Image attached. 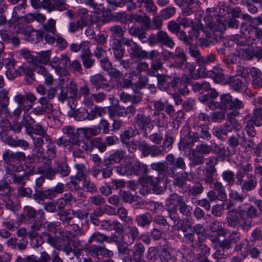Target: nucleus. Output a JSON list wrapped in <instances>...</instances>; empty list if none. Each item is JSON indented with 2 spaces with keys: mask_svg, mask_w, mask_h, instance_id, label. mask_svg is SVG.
<instances>
[{
  "mask_svg": "<svg viewBox=\"0 0 262 262\" xmlns=\"http://www.w3.org/2000/svg\"><path fill=\"white\" fill-rule=\"evenodd\" d=\"M167 163L165 162H154L150 164V168L154 171H160L163 174H166L170 178H175L177 176V169L185 170L186 167L184 159L179 157L175 158L172 154H168L166 157Z\"/></svg>",
  "mask_w": 262,
  "mask_h": 262,
  "instance_id": "obj_1",
  "label": "nucleus"
},
{
  "mask_svg": "<svg viewBox=\"0 0 262 262\" xmlns=\"http://www.w3.org/2000/svg\"><path fill=\"white\" fill-rule=\"evenodd\" d=\"M59 237H53L47 231L42 233L43 236L46 237V242L55 247L56 249L64 251L67 255L74 252L70 241L73 237L72 233L68 230L60 229Z\"/></svg>",
  "mask_w": 262,
  "mask_h": 262,
  "instance_id": "obj_2",
  "label": "nucleus"
},
{
  "mask_svg": "<svg viewBox=\"0 0 262 262\" xmlns=\"http://www.w3.org/2000/svg\"><path fill=\"white\" fill-rule=\"evenodd\" d=\"M36 100V96L30 92L26 93L25 95L20 94L16 95L14 97V101L19 106L13 111L14 116L18 117L23 109L25 112L29 111L32 108Z\"/></svg>",
  "mask_w": 262,
  "mask_h": 262,
  "instance_id": "obj_3",
  "label": "nucleus"
},
{
  "mask_svg": "<svg viewBox=\"0 0 262 262\" xmlns=\"http://www.w3.org/2000/svg\"><path fill=\"white\" fill-rule=\"evenodd\" d=\"M158 172V176L154 179L152 176L145 175L140 179V182L143 186H150L154 193L161 194L163 191L162 187L160 186L161 181L166 180L168 177L166 174H163L160 171H156Z\"/></svg>",
  "mask_w": 262,
  "mask_h": 262,
  "instance_id": "obj_4",
  "label": "nucleus"
},
{
  "mask_svg": "<svg viewBox=\"0 0 262 262\" xmlns=\"http://www.w3.org/2000/svg\"><path fill=\"white\" fill-rule=\"evenodd\" d=\"M216 22L217 23V26L215 28V32L219 33V37L221 36L222 32L227 27L236 29L238 27V21L234 18L226 19L223 16H219L216 17Z\"/></svg>",
  "mask_w": 262,
  "mask_h": 262,
  "instance_id": "obj_5",
  "label": "nucleus"
},
{
  "mask_svg": "<svg viewBox=\"0 0 262 262\" xmlns=\"http://www.w3.org/2000/svg\"><path fill=\"white\" fill-rule=\"evenodd\" d=\"M243 211V222L240 224L241 228L245 231H248L252 225L253 218L257 216V210L253 206H251L246 210Z\"/></svg>",
  "mask_w": 262,
  "mask_h": 262,
  "instance_id": "obj_6",
  "label": "nucleus"
},
{
  "mask_svg": "<svg viewBox=\"0 0 262 262\" xmlns=\"http://www.w3.org/2000/svg\"><path fill=\"white\" fill-rule=\"evenodd\" d=\"M127 164L128 175H142L143 177L147 175L149 171L147 165L139 160H135L133 163L128 162Z\"/></svg>",
  "mask_w": 262,
  "mask_h": 262,
  "instance_id": "obj_7",
  "label": "nucleus"
},
{
  "mask_svg": "<svg viewBox=\"0 0 262 262\" xmlns=\"http://www.w3.org/2000/svg\"><path fill=\"white\" fill-rule=\"evenodd\" d=\"M243 222V211L232 209L228 211L226 222L228 226L236 228Z\"/></svg>",
  "mask_w": 262,
  "mask_h": 262,
  "instance_id": "obj_8",
  "label": "nucleus"
},
{
  "mask_svg": "<svg viewBox=\"0 0 262 262\" xmlns=\"http://www.w3.org/2000/svg\"><path fill=\"white\" fill-rule=\"evenodd\" d=\"M221 107H226L229 110L233 108L240 109L244 107V104L241 100L235 98L232 99V97L229 94L223 95L221 97Z\"/></svg>",
  "mask_w": 262,
  "mask_h": 262,
  "instance_id": "obj_9",
  "label": "nucleus"
},
{
  "mask_svg": "<svg viewBox=\"0 0 262 262\" xmlns=\"http://www.w3.org/2000/svg\"><path fill=\"white\" fill-rule=\"evenodd\" d=\"M2 157L5 164L14 162L20 163L24 161L26 159L24 152L21 151L13 152L9 149L5 150Z\"/></svg>",
  "mask_w": 262,
  "mask_h": 262,
  "instance_id": "obj_10",
  "label": "nucleus"
},
{
  "mask_svg": "<svg viewBox=\"0 0 262 262\" xmlns=\"http://www.w3.org/2000/svg\"><path fill=\"white\" fill-rule=\"evenodd\" d=\"M209 229L212 233H214L210 236L211 240L213 242H219L220 236H225L228 233V231L223 228L222 223L217 220H215L210 224Z\"/></svg>",
  "mask_w": 262,
  "mask_h": 262,
  "instance_id": "obj_11",
  "label": "nucleus"
},
{
  "mask_svg": "<svg viewBox=\"0 0 262 262\" xmlns=\"http://www.w3.org/2000/svg\"><path fill=\"white\" fill-rule=\"evenodd\" d=\"M128 20L132 23H138L142 25L143 28L149 29L150 27V18L145 13L143 15L137 13H132L129 15Z\"/></svg>",
  "mask_w": 262,
  "mask_h": 262,
  "instance_id": "obj_12",
  "label": "nucleus"
},
{
  "mask_svg": "<svg viewBox=\"0 0 262 262\" xmlns=\"http://www.w3.org/2000/svg\"><path fill=\"white\" fill-rule=\"evenodd\" d=\"M135 124L139 127V129L146 132L149 125L151 123L150 116H146L143 113L137 114L134 118Z\"/></svg>",
  "mask_w": 262,
  "mask_h": 262,
  "instance_id": "obj_13",
  "label": "nucleus"
},
{
  "mask_svg": "<svg viewBox=\"0 0 262 262\" xmlns=\"http://www.w3.org/2000/svg\"><path fill=\"white\" fill-rule=\"evenodd\" d=\"M0 37L3 41L12 43L15 46H17L20 43L19 38L14 36L13 32L6 28L0 30Z\"/></svg>",
  "mask_w": 262,
  "mask_h": 262,
  "instance_id": "obj_14",
  "label": "nucleus"
},
{
  "mask_svg": "<svg viewBox=\"0 0 262 262\" xmlns=\"http://www.w3.org/2000/svg\"><path fill=\"white\" fill-rule=\"evenodd\" d=\"M45 141L48 143L46 149L45 151H43V150H41L39 154L43 159L51 161L56 157V148L51 138L49 139V140Z\"/></svg>",
  "mask_w": 262,
  "mask_h": 262,
  "instance_id": "obj_15",
  "label": "nucleus"
},
{
  "mask_svg": "<svg viewBox=\"0 0 262 262\" xmlns=\"http://www.w3.org/2000/svg\"><path fill=\"white\" fill-rule=\"evenodd\" d=\"M252 85L254 89L262 88V72L258 68L252 67L249 70Z\"/></svg>",
  "mask_w": 262,
  "mask_h": 262,
  "instance_id": "obj_16",
  "label": "nucleus"
},
{
  "mask_svg": "<svg viewBox=\"0 0 262 262\" xmlns=\"http://www.w3.org/2000/svg\"><path fill=\"white\" fill-rule=\"evenodd\" d=\"M62 132L68 138L69 142L71 144L72 146H75L77 144L79 140V134L77 131H75L73 127L70 126H65L62 128Z\"/></svg>",
  "mask_w": 262,
  "mask_h": 262,
  "instance_id": "obj_17",
  "label": "nucleus"
},
{
  "mask_svg": "<svg viewBox=\"0 0 262 262\" xmlns=\"http://www.w3.org/2000/svg\"><path fill=\"white\" fill-rule=\"evenodd\" d=\"M247 178V179L243 180L242 184L239 185L242 190L245 192L253 190L257 186V181L254 175L249 174Z\"/></svg>",
  "mask_w": 262,
  "mask_h": 262,
  "instance_id": "obj_18",
  "label": "nucleus"
},
{
  "mask_svg": "<svg viewBox=\"0 0 262 262\" xmlns=\"http://www.w3.org/2000/svg\"><path fill=\"white\" fill-rule=\"evenodd\" d=\"M22 34L35 42L39 41L42 38L43 35L41 31L33 29L31 26H25Z\"/></svg>",
  "mask_w": 262,
  "mask_h": 262,
  "instance_id": "obj_19",
  "label": "nucleus"
},
{
  "mask_svg": "<svg viewBox=\"0 0 262 262\" xmlns=\"http://www.w3.org/2000/svg\"><path fill=\"white\" fill-rule=\"evenodd\" d=\"M172 59L173 66L178 68H182L187 60L186 54L180 49H176Z\"/></svg>",
  "mask_w": 262,
  "mask_h": 262,
  "instance_id": "obj_20",
  "label": "nucleus"
},
{
  "mask_svg": "<svg viewBox=\"0 0 262 262\" xmlns=\"http://www.w3.org/2000/svg\"><path fill=\"white\" fill-rule=\"evenodd\" d=\"M80 94L81 96L83 97V103L86 107L92 108L93 107L92 101L91 99L92 94L90 93V88L88 85L84 84L79 88Z\"/></svg>",
  "mask_w": 262,
  "mask_h": 262,
  "instance_id": "obj_21",
  "label": "nucleus"
},
{
  "mask_svg": "<svg viewBox=\"0 0 262 262\" xmlns=\"http://www.w3.org/2000/svg\"><path fill=\"white\" fill-rule=\"evenodd\" d=\"M153 218L149 212L138 215L135 219L138 226L144 228L148 227L151 223Z\"/></svg>",
  "mask_w": 262,
  "mask_h": 262,
  "instance_id": "obj_22",
  "label": "nucleus"
},
{
  "mask_svg": "<svg viewBox=\"0 0 262 262\" xmlns=\"http://www.w3.org/2000/svg\"><path fill=\"white\" fill-rule=\"evenodd\" d=\"M157 34L159 43L162 44L171 49L173 48L175 45L174 42L166 32L164 31H159L157 32Z\"/></svg>",
  "mask_w": 262,
  "mask_h": 262,
  "instance_id": "obj_23",
  "label": "nucleus"
},
{
  "mask_svg": "<svg viewBox=\"0 0 262 262\" xmlns=\"http://www.w3.org/2000/svg\"><path fill=\"white\" fill-rule=\"evenodd\" d=\"M127 231L125 234L127 237L125 238V243L132 244L136 240H139V232L136 226H128Z\"/></svg>",
  "mask_w": 262,
  "mask_h": 262,
  "instance_id": "obj_24",
  "label": "nucleus"
},
{
  "mask_svg": "<svg viewBox=\"0 0 262 262\" xmlns=\"http://www.w3.org/2000/svg\"><path fill=\"white\" fill-rule=\"evenodd\" d=\"M252 166L250 163L246 165H242L236 174V184L241 185L243 182V179L246 174L252 170Z\"/></svg>",
  "mask_w": 262,
  "mask_h": 262,
  "instance_id": "obj_25",
  "label": "nucleus"
},
{
  "mask_svg": "<svg viewBox=\"0 0 262 262\" xmlns=\"http://www.w3.org/2000/svg\"><path fill=\"white\" fill-rule=\"evenodd\" d=\"M130 54L135 58L139 59L148 58V53L142 49L136 42H133V46L129 50Z\"/></svg>",
  "mask_w": 262,
  "mask_h": 262,
  "instance_id": "obj_26",
  "label": "nucleus"
},
{
  "mask_svg": "<svg viewBox=\"0 0 262 262\" xmlns=\"http://www.w3.org/2000/svg\"><path fill=\"white\" fill-rule=\"evenodd\" d=\"M51 55V51L47 50L41 51L37 53L35 56V64H45L46 65L49 63Z\"/></svg>",
  "mask_w": 262,
  "mask_h": 262,
  "instance_id": "obj_27",
  "label": "nucleus"
},
{
  "mask_svg": "<svg viewBox=\"0 0 262 262\" xmlns=\"http://www.w3.org/2000/svg\"><path fill=\"white\" fill-rule=\"evenodd\" d=\"M191 153L189 157V159L191 160V164L192 165L195 166L201 165L204 162V156L195 148H191L190 149Z\"/></svg>",
  "mask_w": 262,
  "mask_h": 262,
  "instance_id": "obj_28",
  "label": "nucleus"
},
{
  "mask_svg": "<svg viewBox=\"0 0 262 262\" xmlns=\"http://www.w3.org/2000/svg\"><path fill=\"white\" fill-rule=\"evenodd\" d=\"M158 88L162 91H167L170 87V76L166 74H157Z\"/></svg>",
  "mask_w": 262,
  "mask_h": 262,
  "instance_id": "obj_29",
  "label": "nucleus"
},
{
  "mask_svg": "<svg viewBox=\"0 0 262 262\" xmlns=\"http://www.w3.org/2000/svg\"><path fill=\"white\" fill-rule=\"evenodd\" d=\"M225 83L228 84L230 89L237 92L239 91L244 86V83L242 80L236 76L229 77Z\"/></svg>",
  "mask_w": 262,
  "mask_h": 262,
  "instance_id": "obj_30",
  "label": "nucleus"
},
{
  "mask_svg": "<svg viewBox=\"0 0 262 262\" xmlns=\"http://www.w3.org/2000/svg\"><path fill=\"white\" fill-rule=\"evenodd\" d=\"M13 188L8 182H0V197L3 200L10 197L13 194Z\"/></svg>",
  "mask_w": 262,
  "mask_h": 262,
  "instance_id": "obj_31",
  "label": "nucleus"
},
{
  "mask_svg": "<svg viewBox=\"0 0 262 262\" xmlns=\"http://www.w3.org/2000/svg\"><path fill=\"white\" fill-rule=\"evenodd\" d=\"M160 255L161 262H176L175 257L173 255V250L168 247L163 248Z\"/></svg>",
  "mask_w": 262,
  "mask_h": 262,
  "instance_id": "obj_32",
  "label": "nucleus"
},
{
  "mask_svg": "<svg viewBox=\"0 0 262 262\" xmlns=\"http://www.w3.org/2000/svg\"><path fill=\"white\" fill-rule=\"evenodd\" d=\"M208 75L212 78L216 82L224 81L225 83L227 80L225 78V75L224 71L221 69H214L213 70L208 72Z\"/></svg>",
  "mask_w": 262,
  "mask_h": 262,
  "instance_id": "obj_33",
  "label": "nucleus"
},
{
  "mask_svg": "<svg viewBox=\"0 0 262 262\" xmlns=\"http://www.w3.org/2000/svg\"><path fill=\"white\" fill-rule=\"evenodd\" d=\"M69 95V98L72 99L76 100L80 98V95L77 93V86L75 83L72 81L67 84L64 88Z\"/></svg>",
  "mask_w": 262,
  "mask_h": 262,
  "instance_id": "obj_34",
  "label": "nucleus"
},
{
  "mask_svg": "<svg viewBox=\"0 0 262 262\" xmlns=\"http://www.w3.org/2000/svg\"><path fill=\"white\" fill-rule=\"evenodd\" d=\"M37 172L42 174L47 179L53 180L55 178L56 171L55 169L51 167L44 168L40 166L37 168Z\"/></svg>",
  "mask_w": 262,
  "mask_h": 262,
  "instance_id": "obj_35",
  "label": "nucleus"
},
{
  "mask_svg": "<svg viewBox=\"0 0 262 262\" xmlns=\"http://www.w3.org/2000/svg\"><path fill=\"white\" fill-rule=\"evenodd\" d=\"M104 112L103 108L96 106L90 112H86V116L84 119L93 120L96 118L97 116L101 117Z\"/></svg>",
  "mask_w": 262,
  "mask_h": 262,
  "instance_id": "obj_36",
  "label": "nucleus"
},
{
  "mask_svg": "<svg viewBox=\"0 0 262 262\" xmlns=\"http://www.w3.org/2000/svg\"><path fill=\"white\" fill-rule=\"evenodd\" d=\"M7 143L11 147H20L24 149H26L29 146V143L23 139H14L12 138H8L7 139Z\"/></svg>",
  "mask_w": 262,
  "mask_h": 262,
  "instance_id": "obj_37",
  "label": "nucleus"
},
{
  "mask_svg": "<svg viewBox=\"0 0 262 262\" xmlns=\"http://www.w3.org/2000/svg\"><path fill=\"white\" fill-rule=\"evenodd\" d=\"M189 53L190 55L195 59L198 65L203 64V57L201 56L199 50L194 45L191 44L189 48Z\"/></svg>",
  "mask_w": 262,
  "mask_h": 262,
  "instance_id": "obj_38",
  "label": "nucleus"
},
{
  "mask_svg": "<svg viewBox=\"0 0 262 262\" xmlns=\"http://www.w3.org/2000/svg\"><path fill=\"white\" fill-rule=\"evenodd\" d=\"M163 69V63L160 59H158L151 63V68L147 70V74L150 76H156V72Z\"/></svg>",
  "mask_w": 262,
  "mask_h": 262,
  "instance_id": "obj_39",
  "label": "nucleus"
},
{
  "mask_svg": "<svg viewBox=\"0 0 262 262\" xmlns=\"http://www.w3.org/2000/svg\"><path fill=\"white\" fill-rule=\"evenodd\" d=\"M105 79L100 74H97L90 77V82L93 85L95 86L97 90L102 88V85L107 86V84L104 83Z\"/></svg>",
  "mask_w": 262,
  "mask_h": 262,
  "instance_id": "obj_40",
  "label": "nucleus"
},
{
  "mask_svg": "<svg viewBox=\"0 0 262 262\" xmlns=\"http://www.w3.org/2000/svg\"><path fill=\"white\" fill-rule=\"evenodd\" d=\"M204 187L200 182H196L189 187L188 194L189 196H196L201 194L204 191Z\"/></svg>",
  "mask_w": 262,
  "mask_h": 262,
  "instance_id": "obj_41",
  "label": "nucleus"
},
{
  "mask_svg": "<svg viewBox=\"0 0 262 262\" xmlns=\"http://www.w3.org/2000/svg\"><path fill=\"white\" fill-rule=\"evenodd\" d=\"M32 130H33V134L39 136H42L45 141H48L51 138L47 133V129L40 124H35L33 126Z\"/></svg>",
  "mask_w": 262,
  "mask_h": 262,
  "instance_id": "obj_42",
  "label": "nucleus"
},
{
  "mask_svg": "<svg viewBox=\"0 0 262 262\" xmlns=\"http://www.w3.org/2000/svg\"><path fill=\"white\" fill-rule=\"evenodd\" d=\"M227 120V122L224 124V127L227 132H231L232 130L238 132L242 129V126L236 119Z\"/></svg>",
  "mask_w": 262,
  "mask_h": 262,
  "instance_id": "obj_43",
  "label": "nucleus"
},
{
  "mask_svg": "<svg viewBox=\"0 0 262 262\" xmlns=\"http://www.w3.org/2000/svg\"><path fill=\"white\" fill-rule=\"evenodd\" d=\"M38 102L46 113L50 114L53 112V106L50 100L43 96L38 99Z\"/></svg>",
  "mask_w": 262,
  "mask_h": 262,
  "instance_id": "obj_44",
  "label": "nucleus"
},
{
  "mask_svg": "<svg viewBox=\"0 0 262 262\" xmlns=\"http://www.w3.org/2000/svg\"><path fill=\"white\" fill-rule=\"evenodd\" d=\"M214 190L217 192L219 200L223 201L227 198L225 188L223 184L220 182H215L213 183Z\"/></svg>",
  "mask_w": 262,
  "mask_h": 262,
  "instance_id": "obj_45",
  "label": "nucleus"
},
{
  "mask_svg": "<svg viewBox=\"0 0 262 262\" xmlns=\"http://www.w3.org/2000/svg\"><path fill=\"white\" fill-rule=\"evenodd\" d=\"M192 90L195 92H207L210 89V84L209 82L204 81L203 82H195L192 84Z\"/></svg>",
  "mask_w": 262,
  "mask_h": 262,
  "instance_id": "obj_46",
  "label": "nucleus"
},
{
  "mask_svg": "<svg viewBox=\"0 0 262 262\" xmlns=\"http://www.w3.org/2000/svg\"><path fill=\"white\" fill-rule=\"evenodd\" d=\"M43 228V224L39 222L35 221L31 226V230L28 235L30 238L37 237L38 235V231Z\"/></svg>",
  "mask_w": 262,
  "mask_h": 262,
  "instance_id": "obj_47",
  "label": "nucleus"
},
{
  "mask_svg": "<svg viewBox=\"0 0 262 262\" xmlns=\"http://www.w3.org/2000/svg\"><path fill=\"white\" fill-rule=\"evenodd\" d=\"M81 130L82 131L84 136L88 139L91 136H95L100 133V128L99 126L82 128Z\"/></svg>",
  "mask_w": 262,
  "mask_h": 262,
  "instance_id": "obj_48",
  "label": "nucleus"
},
{
  "mask_svg": "<svg viewBox=\"0 0 262 262\" xmlns=\"http://www.w3.org/2000/svg\"><path fill=\"white\" fill-rule=\"evenodd\" d=\"M107 236L96 232L93 233L89 239L88 243L90 244L93 242L102 243L103 242H107Z\"/></svg>",
  "mask_w": 262,
  "mask_h": 262,
  "instance_id": "obj_49",
  "label": "nucleus"
},
{
  "mask_svg": "<svg viewBox=\"0 0 262 262\" xmlns=\"http://www.w3.org/2000/svg\"><path fill=\"white\" fill-rule=\"evenodd\" d=\"M213 14L210 13V14H206L204 17V20L206 23V25L210 29V30L214 33V35H217L215 34V28L217 26V23L216 20L214 21L213 18Z\"/></svg>",
  "mask_w": 262,
  "mask_h": 262,
  "instance_id": "obj_50",
  "label": "nucleus"
},
{
  "mask_svg": "<svg viewBox=\"0 0 262 262\" xmlns=\"http://www.w3.org/2000/svg\"><path fill=\"white\" fill-rule=\"evenodd\" d=\"M176 173L177 176L174 178L173 184L180 187H183L185 184V182L188 178V175L186 172H183L180 173Z\"/></svg>",
  "mask_w": 262,
  "mask_h": 262,
  "instance_id": "obj_51",
  "label": "nucleus"
},
{
  "mask_svg": "<svg viewBox=\"0 0 262 262\" xmlns=\"http://www.w3.org/2000/svg\"><path fill=\"white\" fill-rule=\"evenodd\" d=\"M204 181L207 184H212L214 182V176L216 173V169H205Z\"/></svg>",
  "mask_w": 262,
  "mask_h": 262,
  "instance_id": "obj_52",
  "label": "nucleus"
},
{
  "mask_svg": "<svg viewBox=\"0 0 262 262\" xmlns=\"http://www.w3.org/2000/svg\"><path fill=\"white\" fill-rule=\"evenodd\" d=\"M150 156L151 157H157L163 156L166 153L165 148L163 146L151 145Z\"/></svg>",
  "mask_w": 262,
  "mask_h": 262,
  "instance_id": "obj_53",
  "label": "nucleus"
},
{
  "mask_svg": "<svg viewBox=\"0 0 262 262\" xmlns=\"http://www.w3.org/2000/svg\"><path fill=\"white\" fill-rule=\"evenodd\" d=\"M23 166L17 165L13 163L6 164V166H5V170L7 174H9L12 177L16 174L15 173V172H20L23 170Z\"/></svg>",
  "mask_w": 262,
  "mask_h": 262,
  "instance_id": "obj_54",
  "label": "nucleus"
},
{
  "mask_svg": "<svg viewBox=\"0 0 262 262\" xmlns=\"http://www.w3.org/2000/svg\"><path fill=\"white\" fill-rule=\"evenodd\" d=\"M56 73L59 76V81L60 83H64L70 79L69 71L64 68H58L55 71Z\"/></svg>",
  "mask_w": 262,
  "mask_h": 262,
  "instance_id": "obj_55",
  "label": "nucleus"
},
{
  "mask_svg": "<svg viewBox=\"0 0 262 262\" xmlns=\"http://www.w3.org/2000/svg\"><path fill=\"white\" fill-rule=\"evenodd\" d=\"M107 95L104 92H99L96 93L92 94L91 99L92 101L93 106H94V102L96 103H101L106 100Z\"/></svg>",
  "mask_w": 262,
  "mask_h": 262,
  "instance_id": "obj_56",
  "label": "nucleus"
},
{
  "mask_svg": "<svg viewBox=\"0 0 262 262\" xmlns=\"http://www.w3.org/2000/svg\"><path fill=\"white\" fill-rule=\"evenodd\" d=\"M43 29L48 32L55 34L56 32V21L53 18H50L48 21L43 24Z\"/></svg>",
  "mask_w": 262,
  "mask_h": 262,
  "instance_id": "obj_57",
  "label": "nucleus"
},
{
  "mask_svg": "<svg viewBox=\"0 0 262 262\" xmlns=\"http://www.w3.org/2000/svg\"><path fill=\"white\" fill-rule=\"evenodd\" d=\"M138 148L142 153V155L145 157L150 156L151 145H149L144 141L138 143Z\"/></svg>",
  "mask_w": 262,
  "mask_h": 262,
  "instance_id": "obj_58",
  "label": "nucleus"
},
{
  "mask_svg": "<svg viewBox=\"0 0 262 262\" xmlns=\"http://www.w3.org/2000/svg\"><path fill=\"white\" fill-rule=\"evenodd\" d=\"M238 58L239 59L246 58L248 60H251L254 57V51L250 48L245 49L237 50Z\"/></svg>",
  "mask_w": 262,
  "mask_h": 262,
  "instance_id": "obj_59",
  "label": "nucleus"
},
{
  "mask_svg": "<svg viewBox=\"0 0 262 262\" xmlns=\"http://www.w3.org/2000/svg\"><path fill=\"white\" fill-rule=\"evenodd\" d=\"M75 146H78L88 153L91 152L93 148L92 140H87L86 141L79 140L77 144Z\"/></svg>",
  "mask_w": 262,
  "mask_h": 262,
  "instance_id": "obj_60",
  "label": "nucleus"
},
{
  "mask_svg": "<svg viewBox=\"0 0 262 262\" xmlns=\"http://www.w3.org/2000/svg\"><path fill=\"white\" fill-rule=\"evenodd\" d=\"M212 132V134L214 136L221 140H225L226 139L228 136V132L226 130V129L225 130L223 128L214 127L213 128Z\"/></svg>",
  "mask_w": 262,
  "mask_h": 262,
  "instance_id": "obj_61",
  "label": "nucleus"
},
{
  "mask_svg": "<svg viewBox=\"0 0 262 262\" xmlns=\"http://www.w3.org/2000/svg\"><path fill=\"white\" fill-rule=\"evenodd\" d=\"M147 257L150 262H161L160 255L158 254L157 250L154 248H150L148 249Z\"/></svg>",
  "mask_w": 262,
  "mask_h": 262,
  "instance_id": "obj_62",
  "label": "nucleus"
},
{
  "mask_svg": "<svg viewBox=\"0 0 262 262\" xmlns=\"http://www.w3.org/2000/svg\"><path fill=\"white\" fill-rule=\"evenodd\" d=\"M178 38L183 41V42L186 45H189L192 44V41L193 40V37L191 35L187 36L186 32L183 30H181L177 34Z\"/></svg>",
  "mask_w": 262,
  "mask_h": 262,
  "instance_id": "obj_63",
  "label": "nucleus"
},
{
  "mask_svg": "<svg viewBox=\"0 0 262 262\" xmlns=\"http://www.w3.org/2000/svg\"><path fill=\"white\" fill-rule=\"evenodd\" d=\"M223 179L229 186L233 185L235 182L234 173L231 170L225 171L222 175Z\"/></svg>",
  "mask_w": 262,
  "mask_h": 262,
  "instance_id": "obj_64",
  "label": "nucleus"
}]
</instances>
